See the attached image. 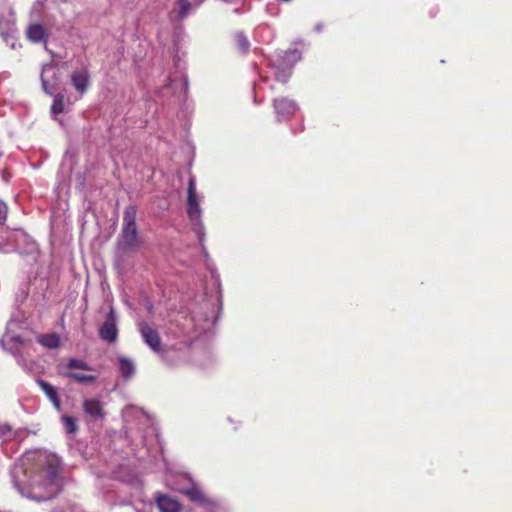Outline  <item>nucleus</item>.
Returning a JSON list of instances; mask_svg holds the SVG:
<instances>
[{"label":"nucleus","mask_w":512,"mask_h":512,"mask_svg":"<svg viewBox=\"0 0 512 512\" xmlns=\"http://www.w3.org/2000/svg\"><path fill=\"white\" fill-rule=\"evenodd\" d=\"M40 480L30 483V477L23 464H16L12 470L14 486L22 496L47 500L57 495L61 488L60 466L57 459L48 461L47 466L39 475Z\"/></svg>","instance_id":"nucleus-1"},{"label":"nucleus","mask_w":512,"mask_h":512,"mask_svg":"<svg viewBox=\"0 0 512 512\" xmlns=\"http://www.w3.org/2000/svg\"><path fill=\"white\" fill-rule=\"evenodd\" d=\"M140 245L136 225V209L132 206L126 208L123 216V227L118 242L122 252H135Z\"/></svg>","instance_id":"nucleus-2"},{"label":"nucleus","mask_w":512,"mask_h":512,"mask_svg":"<svg viewBox=\"0 0 512 512\" xmlns=\"http://www.w3.org/2000/svg\"><path fill=\"white\" fill-rule=\"evenodd\" d=\"M20 323L21 322H8L6 332L1 338L2 345L12 352L18 345L25 341H30L26 335L17 332Z\"/></svg>","instance_id":"nucleus-3"},{"label":"nucleus","mask_w":512,"mask_h":512,"mask_svg":"<svg viewBox=\"0 0 512 512\" xmlns=\"http://www.w3.org/2000/svg\"><path fill=\"white\" fill-rule=\"evenodd\" d=\"M70 81L75 90L83 95L90 86V73L88 69L82 68L73 71L70 75Z\"/></svg>","instance_id":"nucleus-4"},{"label":"nucleus","mask_w":512,"mask_h":512,"mask_svg":"<svg viewBox=\"0 0 512 512\" xmlns=\"http://www.w3.org/2000/svg\"><path fill=\"white\" fill-rule=\"evenodd\" d=\"M273 106L280 120L292 117L297 111L295 102L284 97L274 99Z\"/></svg>","instance_id":"nucleus-5"},{"label":"nucleus","mask_w":512,"mask_h":512,"mask_svg":"<svg viewBox=\"0 0 512 512\" xmlns=\"http://www.w3.org/2000/svg\"><path fill=\"white\" fill-rule=\"evenodd\" d=\"M140 332L145 343L155 352L160 351V337L153 328H151L147 323H143L140 326Z\"/></svg>","instance_id":"nucleus-6"},{"label":"nucleus","mask_w":512,"mask_h":512,"mask_svg":"<svg viewBox=\"0 0 512 512\" xmlns=\"http://www.w3.org/2000/svg\"><path fill=\"white\" fill-rule=\"evenodd\" d=\"M48 35L45 26L39 23L30 24L26 29V37L33 43H46Z\"/></svg>","instance_id":"nucleus-7"},{"label":"nucleus","mask_w":512,"mask_h":512,"mask_svg":"<svg viewBox=\"0 0 512 512\" xmlns=\"http://www.w3.org/2000/svg\"><path fill=\"white\" fill-rule=\"evenodd\" d=\"M156 501L161 512H180L181 510L179 502L169 496L159 495Z\"/></svg>","instance_id":"nucleus-8"},{"label":"nucleus","mask_w":512,"mask_h":512,"mask_svg":"<svg viewBox=\"0 0 512 512\" xmlns=\"http://www.w3.org/2000/svg\"><path fill=\"white\" fill-rule=\"evenodd\" d=\"M83 409L86 414L93 418L103 417V407L98 399H86L83 402Z\"/></svg>","instance_id":"nucleus-9"},{"label":"nucleus","mask_w":512,"mask_h":512,"mask_svg":"<svg viewBox=\"0 0 512 512\" xmlns=\"http://www.w3.org/2000/svg\"><path fill=\"white\" fill-rule=\"evenodd\" d=\"M36 341L47 349H55L60 345V337L56 333L37 334Z\"/></svg>","instance_id":"nucleus-10"},{"label":"nucleus","mask_w":512,"mask_h":512,"mask_svg":"<svg viewBox=\"0 0 512 512\" xmlns=\"http://www.w3.org/2000/svg\"><path fill=\"white\" fill-rule=\"evenodd\" d=\"M99 334L101 339L108 342H114L118 335V329L115 322H104L99 330Z\"/></svg>","instance_id":"nucleus-11"},{"label":"nucleus","mask_w":512,"mask_h":512,"mask_svg":"<svg viewBox=\"0 0 512 512\" xmlns=\"http://www.w3.org/2000/svg\"><path fill=\"white\" fill-rule=\"evenodd\" d=\"M118 366L122 377H124L125 379H130L131 377L134 376L136 367L131 359L123 356L119 357Z\"/></svg>","instance_id":"nucleus-12"},{"label":"nucleus","mask_w":512,"mask_h":512,"mask_svg":"<svg viewBox=\"0 0 512 512\" xmlns=\"http://www.w3.org/2000/svg\"><path fill=\"white\" fill-rule=\"evenodd\" d=\"M187 214L191 221H198L200 219L201 208L197 195L187 197Z\"/></svg>","instance_id":"nucleus-13"},{"label":"nucleus","mask_w":512,"mask_h":512,"mask_svg":"<svg viewBox=\"0 0 512 512\" xmlns=\"http://www.w3.org/2000/svg\"><path fill=\"white\" fill-rule=\"evenodd\" d=\"M192 9V4L189 0H177L172 13H176L177 19L182 21L185 19Z\"/></svg>","instance_id":"nucleus-14"},{"label":"nucleus","mask_w":512,"mask_h":512,"mask_svg":"<svg viewBox=\"0 0 512 512\" xmlns=\"http://www.w3.org/2000/svg\"><path fill=\"white\" fill-rule=\"evenodd\" d=\"M37 383L42 389V391L46 394V396L53 402L55 407L59 408L60 402L56 389L50 383L41 379L37 380Z\"/></svg>","instance_id":"nucleus-15"},{"label":"nucleus","mask_w":512,"mask_h":512,"mask_svg":"<svg viewBox=\"0 0 512 512\" xmlns=\"http://www.w3.org/2000/svg\"><path fill=\"white\" fill-rule=\"evenodd\" d=\"M186 495L191 501L197 502L201 506H208L211 501L203 494V492L197 488L192 487L186 491Z\"/></svg>","instance_id":"nucleus-16"},{"label":"nucleus","mask_w":512,"mask_h":512,"mask_svg":"<svg viewBox=\"0 0 512 512\" xmlns=\"http://www.w3.org/2000/svg\"><path fill=\"white\" fill-rule=\"evenodd\" d=\"M68 378L79 382V383H93L96 381L97 376L95 375H86L77 372H69L65 374Z\"/></svg>","instance_id":"nucleus-17"},{"label":"nucleus","mask_w":512,"mask_h":512,"mask_svg":"<svg viewBox=\"0 0 512 512\" xmlns=\"http://www.w3.org/2000/svg\"><path fill=\"white\" fill-rule=\"evenodd\" d=\"M64 111V95L58 93L54 96L53 103L51 105V112L55 115L61 114Z\"/></svg>","instance_id":"nucleus-18"},{"label":"nucleus","mask_w":512,"mask_h":512,"mask_svg":"<svg viewBox=\"0 0 512 512\" xmlns=\"http://www.w3.org/2000/svg\"><path fill=\"white\" fill-rule=\"evenodd\" d=\"M67 367L70 369H81L86 371H92L93 368L89 366L87 362L81 359L70 358L67 362Z\"/></svg>","instance_id":"nucleus-19"},{"label":"nucleus","mask_w":512,"mask_h":512,"mask_svg":"<svg viewBox=\"0 0 512 512\" xmlns=\"http://www.w3.org/2000/svg\"><path fill=\"white\" fill-rule=\"evenodd\" d=\"M234 42H235L236 47L241 52L245 53L249 50L250 43H249L247 37L243 33H237L234 36Z\"/></svg>","instance_id":"nucleus-20"},{"label":"nucleus","mask_w":512,"mask_h":512,"mask_svg":"<svg viewBox=\"0 0 512 512\" xmlns=\"http://www.w3.org/2000/svg\"><path fill=\"white\" fill-rule=\"evenodd\" d=\"M62 423L67 433H75L78 429L76 419L71 416H62Z\"/></svg>","instance_id":"nucleus-21"},{"label":"nucleus","mask_w":512,"mask_h":512,"mask_svg":"<svg viewBox=\"0 0 512 512\" xmlns=\"http://www.w3.org/2000/svg\"><path fill=\"white\" fill-rule=\"evenodd\" d=\"M48 68H51V65H45L42 69V73H41V82H42V87H43V90L49 94V95H53L55 90H56V86L54 84H50L44 77V74L46 72V70Z\"/></svg>","instance_id":"nucleus-22"},{"label":"nucleus","mask_w":512,"mask_h":512,"mask_svg":"<svg viewBox=\"0 0 512 512\" xmlns=\"http://www.w3.org/2000/svg\"><path fill=\"white\" fill-rule=\"evenodd\" d=\"M196 183L195 178L190 177L189 183H188V196H196Z\"/></svg>","instance_id":"nucleus-23"},{"label":"nucleus","mask_w":512,"mask_h":512,"mask_svg":"<svg viewBox=\"0 0 512 512\" xmlns=\"http://www.w3.org/2000/svg\"><path fill=\"white\" fill-rule=\"evenodd\" d=\"M7 208L6 205L0 201V220L6 218Z\"/></svg>","instance_id":"nucleus-24"},{"label":"nucleus","mask_w":512,"mask_h":512,"mask_svg":"<svg viewBox=\"0 0 512 512\" xmlns=\"http://www.w3.org/2000/svg\"><path fill=\"white\" fill-rule=\"evenodd\" d=\"M276 77L278 80H281L282 82H286L287 78H288V76H285L284 74H280V73H277Z\"/></svg>","instance_id":"nucleus-25"},{"label":"nucleus","mask_w":512,"mask_h":512,"mask_svg":"<svg viewBox=\"0 0 512 512\" xmlns=\"http://www.w3.org/2000/svg\"><path fill=\"white\" fill-rule=\"evenodd\" d=\"M108 320H113V311L110 312V316Z\"/></svg>","instance_id":"nucleus-26"}]
</instances>
